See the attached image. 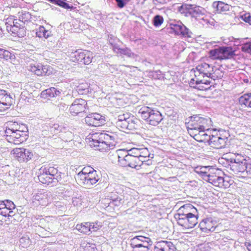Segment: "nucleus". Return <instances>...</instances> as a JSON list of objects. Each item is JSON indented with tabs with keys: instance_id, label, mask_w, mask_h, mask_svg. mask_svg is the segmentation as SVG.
Masks as SVG:
<instances>
[{
	"instance_id": "17",
	"label": "nucleus",
	"mask_w": 251,
	"mask_h": 251,
	"mask_svg": "<svg viewBox=\"0 0 251 251\" xmlns=\"http://www.w3.org/2000/svg\"><path fill=\"white\" fill-rule=\"evenodd\" d=\"M45 170V168L42 166L39 170L38 177L39 181L43 184L56 185L57 181L53 179Z\"/></svg>"
},
{
	"instance_id": "12",
	"label": "nucleus",
	"mask_w": 251,
	"mask_h": 251,
	"mask_svg": "<svg viewBox=\"0 0 251 251\" xmlns=\"http://www.w3.org/2000/svg\"><path fill=\"white\" fill-rule=\"evenodd\" d=\"M13 151L15 158L20 162H27L33 156L32 152L26 149L16 148Z\"/></svg>"
},
{
	"instance_id": "9",
	"label": "nucleus",
	"mask_w": 251,
	"mask_h": 251,
	"mask_svg": "<svg viewBox=\"0 0 251 251\" xmlns=\"http://www.w3.org/2000/svg\"><path fill=\"white\" fill-rule=\"evenodd\" d=\"M28 70L38 76H49L53 73V69L48 65H44L41 63H31L28 66Z\"/></svg>"
},
{
	"instance_id": "15",
	"label": "nucleus",
	"mask_w": 251,
	"mask_h": 251,
	"mask_svg": "<svg viewBox=\"0 0 251 251\" xmlns=\"http://www.w3.org/2000/svg\"><path fill=\"white\" fill-rule=\"evenodd\" d=\"M171 28L176 35H180L185 37H190L191 32L182 23L171 25Z\"/></svg>"
},
{
	"instance_id": "43",
	"label": "nucleus",
	"mask_w": 251,
	"mask_h": 251,
	"mask_svg": "<svg viewBox=\"0 0 251 251\" xmlns=\"http://www.w3.org/2000/svg\"><path fill=\"white\" fill-rule=\"evenodd\" d=\"M13 56H14V55L8 50L0 48V60H8L9 59H11Z\"/></svg>"
},
{
	"instance_id": "57",
	"label": "nucleus",
	"mask_w": 251,
	"mask_h": 251,
	"mask_svg": "<svg viewBox=\"0 0 251 251\" xmlns=\"http://www.w3.org/2000/svg\"><path fill=\"white\" fill-rule=\"evenodd\" d=\"M91 223L92 224V226H91V232L98 231L101 227V223L98 222Z\"/></svg>"
},
{
	"instance_id": "25",
	"label": "nucleus",
	"mask_w": 251,
	"mask_h": 251,
	"mask_svg": "<svg viewBox=\"0 0 251 251\" xmlns=\"http://www.w3.org/2000/svg\"><path fill=\"white\" fill-rule=\"evenodd\" d=\"M46 126L48 132L52 136L57 134H60L63 128V126L57 123H50Z\"/></svg>"
},
{
	"instance_id": "31",
	"label": "nucleus",
	"mask_w": 251,
	"mask_h": 251,
	"mask_svg": "<svg viewBox=\"0 0 251 251\" xmlns=\"http://www.w3.org/2000/svg\"><path fill=\"white\" fill-rule=\"evenodd\" d=\"M0 207H4L8 210H9V212L14 213V215L16 213V205L12 201L9 200H0Z\"/></svg>"
},
{
	"instance_id": "7",
	"label": "nucleus",
	"mask_w": 251,
	"mask_h": 251,
	"mask_svg": "<svg viewBox=\"0 0 251 251\" xmlns=\"http://www.w3.org/2000/svg\"><path fill=\"white\" fill-rule=\"evenodd\" d=\"M234 54V51L231 47H219L209 51V57L220 60L230 58Z\"/></svg>"
},
{
	"instance_id": "22",
	"label": "nucleus",
	"mask_w": 251,
	"mask_h": 251,
	"mask_svg": "<svg viewBox=\"0 0 251 251\" xmlns=\"http://www.w3.org/2000/svg\"><path fill=\"white\" fill-rule=\"evenodd\" d=\"M45 171H46L53 179L57 181V183L62 179V173L59 172L56 168L51 166L44 167Z\"/></svg>"
},
{
	"instance_id": "14",
	"label": "nucleus",
	"mask_w": 251,
	"mask_h": 251,
	"mask_svg": "<svg viewBox=\"0 0 251 251\" xmlns=\"http://www.w3.org/2000/svg\"><path fill=\"white\" fill-rule=\"evenodd\" d=\"M219 170L214 165H205V181L208 183L214 184V181H216V177L219 176L217 175Z\"/></svg>"
},
{
	"instance_id": "2",
	"label": "nucleus",
	"mask_w": 251,
	"mask_h": 251,
	"mask_svg": "<svg viewBox=\"0 0 251 251\" xmlns=\"http://www.w3.org/2000/svg\"><path fill=\"white\" fill-rule=\"evenodd\" d=\"M117 135L108 131L95 132L92 134L90 145L96 150L107 151L114 148L116 144Z\"/></svg>"
},
{
	"instance_id": "6",
	"label": "nucleus",
	"mask_w": 251,
	"mask_h": 251,
	"mask_svg": "<svg viewBox=\"0 0 251 251\" xmlns=\"http://www.w3.org/2000/svg\"><path fill=\"white\" fill-rule=\"evenodd\" d=\"M204 8L196 4L183 3L178 7V11L186 17L194 18L196 20H204Z\"/></svg>"
},
{
	"instance_id": "20",
	"label": "nucleus",
	"mask_w": 251,
	"mask_h": 251,
	"mask_svg": "<svg viewBox=\"0 0 251 251\" xmlns=\"http://www.w3.org/2000/svg\"><path fill=\"white\" fill-rule=\"evenodd\" d=\"M62 90L54 87H50L43 91L41 93V97L43 99H50L59 96Z\"/></svg>"
},
{
	"instance_id": "11",
	"label": "nucleus",
	"mask_w": 251,
	"mask_h": 251,
	"mask_svg": "<svg viewBox=\"0 0 251 251\" xmlns=\"http://www.w3.org/2000/svg\"><path fill=\"white\" fill-rule=\"evenodd\" d=\"M88 109L87 101L82 99H76L70 105L69 110L73 115L85 112Z\"/></svg>"
},
{
	"instance_id": "58",
	"label": "nucleus",
	"mask_w": 251,
	"mask_h": 251,
	"mask_svg": "<svg viewBox=\"0 0 251 251\" xmlns=\"http://www.w3.org/2000/svg\"><path fill=\"white\" fill-rule=\"evenodd\" d=\"M245 166V172L247 174L251 175V159L244 161Z\"/></svg>"
},
{
	"instance_id": "55",
	"label": "nucleus",
	"mask_w": 251,
	"mask_h": 251,
	"mask_svg": "<svg viewBox=\"0 0 251 251\" xmlns=\"http://www.w3.org/2000/svg\"><path fill=\"white\" fill-rule=\"evenodd\" d=\"M241 50L243 51L251 54V42L244 44L241 47Z\"/></svg>"
},
{
	"instance_id": "4",
	"label": "nucleus",
	"mask_w": 251,
	"mask_h": 251,
	"mask_svg": "<svg viewBox=\"0 0 251 251\" xmlns=\"http://www.w3.org/2000/svg\"><path fill=\"white\" fill-rule=\"evenodd\" d=\"M117 126L132 130L138 128L140 120L129 113L119 115L115 119Z\"/></svg>"
},
{
	"instance_id": "41",
	"label": "nucleus",
	"mask_w": 251,
	"mask_h": 251,
	"mask_svg": "<svg viewBox=\"0 0 251 251\" xmlns=\"http://www.w3.org/2000/svg\"><path fill=\"white\" fill-rule=\"evenodd\" d=\"M137 241L142 242L145 244V242L149 243L151 242V239L143 236H136L130 240V245H134V244H136Z\"/></svg>"
},
{
	"instance_id": "33",
	"label": "nucleus",
	"mask_w": 251,
	"mask_h": 251,
	"mask_svg": "<svg viewBox=\"0 0 251 251\" xmlns=\"http://www.w3.org/2000/svg\"><path fill=\"white\" fill-rule=\"evenodd\" d=\"M76 90L79 95H87L91 93L92 89L88 84L85 82L79 84L76 86Z\"/></svg>"
},
{
	"instance_id": "27",
	"label": "nucleus",
	"mask_w": 251,
	"mask_h": 251,
	"mask_svg": "<svg viewBox=\"0 0 251 251\" xmlns=\"http://www.w3.org/2000/svg\"><path fill=\"white\" fill-rule=\"evenodd\" d=\"M217 226V221L212 217L205 218V232L213 231Z\"/></svg>"
},
{
	"instance_id": "5",
	"label": "nucleus",
	"mask_w": 251,
	"mask_h": 251,
	"mask_svg": "<svg viewBox=\"0 0 251 251\" xmlns=\"http://www.w3.org/2000/svg\"><path fill=\"white\" fill-rule=\"evenodd\" d=\"M139 113L141 114L143 119L149 124L156 126L163 119L162 114L156 109H152L148 106L140 108Z\"/></svg>"
},
{
	"instance_id": "8",
	"label": "nucleus",
	"mask_w": 251,
	"mask_h": 251,
	"mask_svg": "<svg viewBox=\"0 0 251 251\" xmlns=\"http://www.w3.org/2000/svg\"><path fill=\"white\" fill-rule=\"evenodd\" d=\"M228 138L226 137L224 138L214 135L213 133L208 134L205 133V143H207L209 145L213 148L222 149L226 147Z\"/></svg>"
},
{
	"instance_id": "30",
	"label": "nucleus",
	"mask_w": 251,
	"mask_h": 251,
	"mask_svg": "<svg viewBox=\"0 0 251 251\" xmlns=\"http://www.w3.org/2000/svg\"><path fill=\"white\" fill-rule=\"evenodd\" d=\"M59 136L64 141L69 142L73 139L74 134L67 127H63Z\"/></svg>"
},
{
	"instance_id": "62",
	"label": "nucleus",
	"mask_w": 251,
	"mask_h": 251,
	"mask_svg": "<svg viewBox=\"0 0 251 251\" xmlns=\"http://www.w3.org/2000/svg\"><path fill=\"white\" fill-rule=\"evenodd\" d=\"M240 18L246 23H249L251 18V15L250 13H246L241 16Z\"/></svg>"
},
{
	"instance_id": "45",
	"label": "nucleus",
	"mask_w": 251,
	"mask_h": 251,
	"mask_svg": "<svg viewBox=\"0 0 251 251\" xmlns=\"http://www.w3.org/2000/svg\"><path fill=\"white\" fill-rule=\"evenodd\" d=\"M30 243L29 237L27 235L23 236L19 240V246L23 248H26Z\"/></svg>"
},
{
	"instance_id": "21",
	"label": "nucleus",
	"mask_w": 251,
	"mask_h": 251,
	"mask_svg": "<svg viewBox=\"0 0 251 251\" xmlns=\"http://www.w3.org/2000/svg\"><path fill=\"white\" fill-rule=\"evenodd\" d=\"M232 181V180L227 177H223L219 176L218 177H216V180L214 181V184L213 185L226 189L229 187Z\"/></svg>"
},
{
	"instance_id": "54",
	"label": "nucleus",
	"mask_w": 251,
	"mask_h": 251,
	"mask_svg": "<svg viewBox=\"0 0 251 251\" xmlns=\"http://www.w3.org/2000/svg\"><path fill=\"white\" fill-rule=\"evenodd\" d=\"M17 131L28 135V129L27 126L24 124H19Z\"/></svg>"
},
{
	"instance_id": "42",
	"label": "nucleus",
	"mask_w": 251,
	"mask_h": 251,
	"mask_svg": "<svg viewBox=\"0 0 251 251\" xmlns=\"http://www.w3.org/2000/svg\"><path fill=\"white\" fill-rule=\"evenodd\" d=\"M251 99V93L245 94L243 96L240 97L239 99V102L241 105H244L248 107L249 101Z\"/></svg>"
},
{
	"instance_id": "36",
	"label": "nucleus",
	"mask_w": 251,
	"mask_h": 251,
	"mask_svg": "<svg viewBox=\"0 0 251 251\" xmlns=\"http://www.w3.org/2000/svg\"><path fill=\"white\" fill-rule=\"evenodd\" d=\"M49 2L59 6L66 9H72L73 6L70 5L69 3L66 2L65 0H47Z\"/></svg>"
},
{
	"instance_id": "53",
	"label": "nucleus",
	"mask_w": 251,
	"mask_h": 251,
	"mask_svg": "<svg viewBox=\"0 0 251 251\" xmlns=\"http://www.w3.org/2000/svg\"><path fill=\"white\" fill-rule=\"evenodd\" d=\"M134 245H131L132 248L133 249H134L135 248H140V247H143L144 248H145L147 249V250H151V244H149V243H146L145 242V244L143 243H136L134 244Z\"/></svg>"
},
{
	"instance_id": "56",
	"label": "nucleus",
	"mask_w": 251,
	"mask_h": 251,
	"mask_svg": "<svg viewBox=\"0 0 251 251\" xmlns=\"http://www.w3.org/2000/svg\"><path fill=\"white\" fill-rule=\"evenodd\" d=\"M117 6L119 8H124L129 1V0H115Z\"/></svg>"
},
{
	"instance_id": "48",
	"label": "nucleus",
	"mask_w": 251,
	"mask_h": 251,
	"mask_svg": "<svg viewBox=\"0 0 251 251\" xmlns=\"http://www.w3.org/2000/svg\"><path fill=\"white\" fill-rule=\"evenodd\" d=\"M163 243L165 245L163 247L160 248L159 251H165V250H172L174 251V250L176 249L174 245L171 242L163 241Z\"/></svg>"
},
{
	"instance_id": "59",
	"label": "nucleus",
	"mask_w": 251,
	"mask_h": 251,
	"mask_svg": "<svg viewBox=\"0 0 251 251\" xmlns=\"http://www.w3.org/2000/svg\"><path fill=\"white\" fill-rule=\"evenodd\" d=\"M137 158L139 159L140 160L137 165H139V169L141 168V166L143 164V163L146 161H149V159L147 160V156L142 155L141 153H140V155L138 156Z\"/></svg>"
},
{
	"instance_id": "29",
	"label": "nucleus",
	"mask_w": 251,
	"mask_h": 251,
	"mask_svg": "<svg viewBox=\"0 0 251 251\" xmlns=\"http://www.w3.org/2000/svg\"><path fill=\"white\" fill-rule=\"evenodd\" d=\"M217 1L205 0V11L210 14H216Z\"/></svg>"
},
{
	"instance_id": "28",
	"label": "nucleus",
	"mask_w": 251,
	"mask_h": 251,
	"mask_svg": "<svg viewBox=\"0 0 251 251\" xmlns=\"http://www.w3.org/2000/svg\"><path fill=\"white\" fill-rule=\"evenodd\" d=\"M91 226H92L91 223L86 222L76 225L75 229L80 233L89 235L91 233Z\"/></svg>"
},
{
	"instance_id": "37",
	"label": "nucleus",
	"mask_w": 251,
	"mask_h": 251,
	"mask_svg": "<svg viewBox=\"0 0 251 251\" xmlns=\"http://www.w3.org/2000/svg\"><path fill=\"white\" fill-rule=\"evenodd\" d=\"M49 2L59 6L66 9H72L73 6L70 5L69 3L66 2L65 0H47Z\"/></svg>"
},
{
	"instance_id": "47",
	"label": "nucleus",
	"mask_w": 251,
	"mask_h": 251,
	"mask_svg": "<svg viewBox=\"0 0 251 251\" xmlns=\"http://www.w3.org/2000/svg\"><path fill=\"white\" fill-rule=\"evenodd\" d=\"M118 54L125 55L129 57H132L134 56V53L127 48L119 49Z\"/></svg>"
},
{
	"instance_id": "24",
	"label": "nucleus",
	"mask_w": 251,
	"mask_h": 251,
	"mask_svg": "<svg viewBox=\"0 0 251 251\" xmlns=\"http://www.w3.org/2000/svg\"><path fill=\"white\" fill-rule=\"evenodd\" d=\"M187 207H192L191 204H186L180 207L178 210V213L175 215V218L177 219L178 223L179 225L182 226V224L181 223V221H184L183 222H185L186 220V218L187 217V215L188 213L185 214L182 210L183 208L188 209Z\"/></svg>"
},
{
	"instance_id": "46",
	"label": "nucleus",
	"mask_w": 251,
	"mask_h": 251,
	"mask_svg": "<svg viewBox=\"0 0 251 251\" xmlns=\"http://www.w3.org/2000/svg\"><path fill=\"white\" fill-rule=\"evenodd\" d=\"M128 150L126 149H120L117 151V155L118 158L119 164H120V161L125 158L126 157V155L128 153Z\"/></svg>"
},
{
	"instance_id": "50",
	"label": "nucleus",
	"mask_w": 251,
	"mask_h": 251,
	"mask_svg": "<svg viewBox=\"0 0 251 251\" xmlns=\"http://www.w3.org/2000/svg\"><path fill=\"white\" fill-rule=\"evenodd\" d=\"M9 211L4 207H0V215L5 217H12L14 216V213H12Z\"/></svg>"
},
{
	"instance_id": "19",
	"label": "nucleus",
	"mask_w": 251,
	"mask_h": 251,
	"mask_svg": "<svg viewBox=\"0 0 251 251\" xmlns=\"http://www.w3.org/2000/svg\"><path fill=\"white\" fill-rule=\"evenodd\" d=\"M13 96L14 95L10 94L7 91L4 90H0V103L5 104L7 106H11L14 101L13 98Z\"/></svg>"
},
{
	"instance_id": "16",
	"label": "nucleus",
	"mask_w": 251,
	"mask_h": 251,
	"mask_svg": "<svg viewBox=\"0 0 251 251\" xmlns=\"http://www.w3.org/2000/svg\"><path fill=\"white\" fill-rule=\"evenodd\" d=\"M139 160L138 158L127 154L126 157L125 158H123L122 161H120V165L123 167H129L131 168H134L136 170H139V165H137L139 162Z\"/></svg>"
},
{
	"instance_id": "35",
	"label": "nucleus",
	"mask_w": 251,
	"mask_h": 251,
	"mask_svg": "<svg viewBox=\"0 0 251 251\" xmlns=\"http://www.w3.org/2000/svg\"><path fill=\"white\" fill-rule=\"evenodd\" d=\"M83 57L82 58V62L80 65H89L93 60L94 57V53L90 51L84 50Z\"/></svg>"
},
{
	"instance_id": "64",
	"label": "nucleus",
	"mask_w": 251,
	"mask_h": 251,
	"mask_svg": "<svg viewBox=\"0 0 251 251\" xmlns=\"http://www.w3.org/2000/svg\"><path fill=\"white\" fill-rule=\"evenodd\" d=\"M58 107H59L60 110H65L68 108L67 105H66L65 103L60 102L58 105Z\"/></svg>"
},
{
	"instance_id": "44",
	"label": "nucleus",
	"mask_w": 251,
	"mask_h": 251,
	"mask_svg": "<svg viewBox=\"0 0 251 251\" xmlns=\"http://www.w3.org/2000/svg\"><path fill=\"white\" fill-rule=\"evenodd\" d=\"M19 124L16 122H10L8 125V127H6L5 130V135L8 134V131L11 132H16L18 130V126Z\"/></svg>"
},
{
	"instance_id": "32",
	"label": "nucleus",
	"mask_w": 251,
	"mask_h": 251,
	"mask_svg": "<svg viewBox=\"0 0 251 251\" xmlns=\"http://www.w3.org/2000/svg\"><path fill=\"white\" fill-rule=\"evenodd\" d=\"M230 169L236 174L239 173H244L245 172V166L244 161L241 163H234L230 164Z\"/></svg>"
},
{
	"instance_id": "39",
	"label": "nucleus",
	"mask_w": 251,
	"mask_h": 251,
	"mask_svg": "<svg viewBox=\"0 0 251 251\" xmlns=\"http://www.w3.org/2000/svg\"><path fill=\"white\" fill-rule=\"evenodd\" d=\"M111 201L110 203L116 206H119L124 202V200L122 198V196H110Z\"/></svg>"
},
{
	"instance_id": "51",
	"label": "nucleus",
	"mask_w": 251,
	"mask_h": 251,
	"mask_svg": "<svg viewBox=\"0 0 251 251\" xmlns=\"http://www.w3.org/2000/svg\"><path fill=\"white\" fill-rule=\"evenodd\" d=\"M128 153L127 154L133 155L135 157H137L140 155L141 149L138 148H132L130 150H128Z\"/></svg>"
},
{
	"instance_id": "52",
	"label": "nucleus",
	"mask_w": 251,
	"mask_h": 251,
	"mask_svg": "<svg viewBox=\"0 0 251 251\" xmlns=\"http://www.w3.org/2000/svg\"><path fill=\"white\" fill-rule=\"evenodd\" d=\"M230 162L231 164L234 163H241L243 161H246L247 160H246L244 158V157L243 156H242L239 154H237V155H236L235 158H231L229 159Z\"/></svg>"
},
{
	"instance_id": "49",
	"label": "nucleus",
	"mask_w": 251,
	"mask_h": 251,
	"mask_svg": "<svg viewBox=\"0 0 251 251\" xmlns=\"http://www.w3.org/2000/svg\"><path fill=\"white\" fill-rule=\"evenodd\" d=\"M164 21L163 18L162 16L157 15H155L152 20V23L154 26L155 27H158L161 25Z\"/></svg>"
},
{
	"instance_id": "40",
	"label": "nucleus",
	"mask_w": 251,
	"mask_h": 251,
	"mask_svg": "<svg viewBox=\"0 0 251 251\" xmlns=\"http://www.w3.org/2000/svg\"><path fill=\"white\" fill-rule=\"evenodd\" d=\"M205 124H206V126H205V133H207L209 134H211V131L212 132L216 131V128H211V126H213V122L210 118L208 117L207 118H205Z\"/></svg>"
},
{
	"instance_id": "18",
	"label": "nucleus",
	"mask_w": 251,
	"mask_h": 251,
	"mask_svg": "<svg viewBox=\"0 0 251 251\" xmlns=\"http://www.w3.org/2000/svg\"><path fill=\"white\" fill-rule=\"evenodd\" d=\"M33 202L36 204L45 205L48 203V195L46 192L39 191L33 196Z\"/></svg>"
},
{
	"instance_id": "61",
	"label": "nucleus",
	"mask_w": 251,
	"mask_h": 251,
	"mask_svg": "<svg viewBox=\"0 0 251 251\" xmlns=\"http://www.w3.org/2000/svg\"><path fill=\"white\" fill-rule=\"evenodd\" d=\"M195 172L200 175L202 177L204 176V167L197 166L195 168Z\"/></svg>"
},
{
	"instance_id": "34",
	"label": "nucleus",
	"mask_w": 251,
	"mask_h": 251,
	"mask_svg": "<svg viewBox=\"0 0 251 251\" xmlns=\"http://www.w3.org/2000/svg\"><path fill=\"white\" fill-rule=\"evenodd\" d=\"M84 50H78L70 54V58L72 61L77 62L80 64L82 62V58L84 55Z\"/></svg>"
},
{
	"instance_id": "1",
	"label": "nucleus",
	"mask_w": 251,
	"mask_h": 251,
	"mask_svg": "<svg viewBox=\"0 0 251 251\" xmlns=\"http://www.w3.org/2000/svg\"><path fill=\"white\" fill-rule=\"evenodd\" d=\"M31 18V14L27 11L19 12L18 19L14 16L9 17L5 22L7 31L20 38L24 37L26 35V31L25 25L30 21Z\"/></svg>"
},
{
	"instance_id": "63",
	"label": "nucleus",
	"mask_w": 251,
	"mask_h": 251,
	"mask_svg": "<svg viewBox=\"0 0 251 251\" xmlns=\"http://www.w3.org/2000/svg\"><path fill=\"white\" fill-rule=\"evenodd\" d=\"M192 207H187L188 209L183 208L182 211L185 213H192L194 210H196V209L191 204Z\"/></svg>"
},
{
	"instance_id": "26",
	"label": "nucleus",
	"mask_w": 251,
	"mask_h": 251,
	"mask_svg": "<svg viewBox=\"0 0 251 251\" xmlns=\"http://www.w3.org/2000/svg\"><path fill=\"white\" fill-rule=\"evenodd\" d=\"M35 34L36 37L39 38H44L45 39H47L52 35L51 31L46 29L42 25H40L36 29Z\"/></svg>"
},
{
	"instance_id": "38",
	"label": "nucleus",
	"mask_w": 251,
	"mask_h": 251,
	"mask_svg": "<svg viewBox=\"0 0 251 251\" xmlns=\"http://www.w3.org/2000/svg\"><path fill=\"white\" fill-rule=\"evenodd\" d=\"M229 9V6L228 4L224 3V2L217 1L216 4V13H221L222 12H226Z\"/></svg>"
},
{
	"instance_id": "60",
	"label": "nucleus",
	"mask_w": 251,
	"mask_h": 251,
	"mask_svg": "<svg viewBox=\"0 0 251 251\" xmlns=\"http://www.w3.org/2000/svg\"><path fill=\"white\" fill-rule=\"evenodd\" d=\"M154 79H160L162 77L161 72L160 70L153 71L150 75Z\"/></svg>"
},
{
	"instance_id": "3",
	"label": "nucleus",
	"mask_w": 251,
	"mask_h": 251,
	"mask_svg": "<svg viewBox=\"0 0 251 251\" xmlns=\"http://www.w3.org/2000/svg\"><path fill=\"white\" fill-rule=\"evenodd\" d=\"M100 173L95 170L93 168L88 166L84 168L77 174V179L79 183L86 187L92 186L98 182L100 179Z\"/></svg>"
},
{
	"instance_id": "13",
	"label": "nucleus",
	"mask_w": 251,
	"mask_h": 251,
	"mask_svg": "<svg viewBox=\"0 0 251 251\" xmlns=\"http://www.w3.org/2000/svg\"><path fill=\"white\" fill-rule=\"evenodd\" d=\"M8 134L5 135L6 139L9 143L19 145L25 142L28 137V135L21 132L16 131L11 132L8 131Z\"/></svg>"
},
{
	"instance_id": "10",
	"label": "nucleus",
	"mask_w": 251,
	"mask_h": 251,
	"mask_svg": "<svg viewBox=\"0 0 251 251\" xmlns=\"http://www.w3.org/2000/svg\"><path fill=\"white\" fill-rule=\"evenodd\" d=\"M84 121L89 126L97 127L104 125L106 120L104 116L97 113H92L84 118Z\"/></svg>"
},
{
	"instance_id": "23",
	"label": "nucleus",
	"mask_w": 251,
	"mask_h": 251,
	"mask_svg": "<svg viewBox=\"0 0 251 251\" xmlns=\"http://www.w3.org/2000/svg\"><path fill=\"white\" fill-rule=\"evenodd\" d=\"M185 222H183L182 226L187 228L194 227L197 223L198 218L193 213H189Z\"/></svg>"
}]
</instances>
